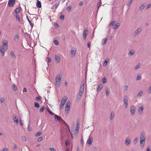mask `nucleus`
<instances>
[{
    "instance_id": "obj_1",
    "label": "nucleus",
    "mask_w": 151,
    "mask_h": 151,
    "mask_svg": "<svg viewBox=\"0 0 151 151\" xmlns=\"http://www.w3.org/2000/svg\"><path fill=\"white\" fill-rule=\"evenodd\" d=\"M62 76L61 74L57 75L55 78V86H56L59 87L61 83V79Z\"/></svg>"
},
{
    "instance_id": "obj_2",
    "label": "nucleus",
    "mask_w": 151,
    "mask_h": 151,
    "mask_svg": "<svg viewBox=\"0 0 151 151\" xmlns=\"http://www.w3.org/2000/svg\"><path fill=\"white\" fill-rule=\"evenodd\" d=\"M136 111L135 106L133 105H132L130 107V114L131 116H133L134 115Z\"/></svg>"
},
{
    "instance_id": "obj_3",
    "label": "nucleus",
    "mask_w": 151,
    "mask_h": 151,
    "mask_svg": "<svg viewBox=\"0 0 151 151\" xmlns=\"http://www.w3.org/2000/svg\"><path fill=\"white\" fill-rule=\"evenodd\" d=\"M124 102L125 108V109H127L128 107V97L127 96H125L124 97Z\"/></svg>"
},
{
    "instance_id": "obj_4",
    "label": "nucleus",
    "mask_w": 151,
    "mask_h": 151,
    "mask_svg": "<svg viewBox=\"0 0 151 151\" xmlns=\"http://www.w3.org/2000/svg\"><path fill=\"white\" fill-rule=\"evenodd\" d=\"M7 47L2 46L0 47V51L1 53V54L2 55H4L5 52L7 50Z\"/></svg>"
},
{
    "instance_id": "obj_5",
    "label": "nucleus",
    "mask_w": 151,
    "mask_h": 151,
    "mask_svg": "<svg viewBox=\"0 0 151 151\" xmlns=\"http://www.w3.org/2000/svg\"><path fill=\"white\" fill-rule=\"evenodd\" d=\"M67 98L66 97H64L62 98L60 106V109L62 108L63 107V106L64 104H65V103L67 101Z\"/></svg>"
},
{
    "instance_id": "obj_6",
    "label": "nucleus",
    "mask_w": 151,
    "mask_h": 151,
    "mask_svg": "<svg viewBox=\"0 0 151 151\" xmlns=\"http://www.w3.org/2000/svg\"><path fill=\"white\" fill-rule=\"evenodd\" d=\"M77 50L76 48H72L71 51V56L72 57H74L76 53Z\"/></svg>"
},
{
    "instance_id": "obj_7",
    "label": "nucleus",
    "mask_w": 151,
    "mask_h": 151,
    "mask_svg": "<svg viewBox=\"0 0 151 151\" xmlns=\"http://www.w3.org/2000/svg\"><path fill=\"white\" fill-rule=\"evenodd\" d=\"M146 139L145 134L144 132H142L141 134L140 141L145 142Z\"/></svg>"
},
{
    "instance_id": "obj_8",
    "label": "nucleus",
    "mask_w": 151,
    "mask_h": 151,
    "mask_svg": "<svg viewBox=\"0 0 151 151\" xmlns=\"http://www.w3.org/2000/svg\"><path fill=\"white\" fill-rule=\"evenodd\" d=\"M131 140L130 138L127 137L126 138L125 142V144L126 146H128L131 143Z\"/></svg>"
},
{
    "instance_id": "obj_9",
    "label": "nucleus",
    "mask_w": 151,
    "mask_h": 151,
    "mask_svg": "<svg viewBox=\"0 0 151 151\" xmlns=\"http://www.w3.org/2000/svg\"><path fill=\"white\" fill-rule=\"evenodd\" d=\"M15 2V0H9L8 3V5L9 6L12 7L13 6Z\"/></svg>"
},
{
    "instance_id": "obj_10",
    "label": "nucleus",
    "mask_w": 151,
    "mask_h": 151,
    "mask_svg": "<svg viewBox=\"0 0 151 151\" xmlns=\"http://www.w3.org/2000/svg\"><path fill=\"white\" fill-rule=\"evenodd\" d=\"M144 109V107L143 106H141L139 108L138 111L139 114H142Z\"/></svg>"
},
{
    "instance_id": "obj_11",
    "label": "nucleus",
    "mask_w": 151,
    "mask_h": 151,
    "mask_svg": "<svg viewBox=\"0 0 151 151\" xmlns=\"http://www.w3.org/2000/svg\"><path fill=\"white\" fill-rule=\"evenodd\" d=\"M79 128V124L78 122H77L76 124V128L75 129V134H77L78 133V130Z\"/></svg>"
},
{
    "instance_id": "obj_12",
    "label": "nucleus",
    "mask_w": 151,
    "mask_h": 151,
    "mask_svg": "<svg viewBox=\"0 0 151 151\" xmlns=\"http://www.w3.org/2000/svg\"><path fill=\"white\" fill-rule=\"evenodd\" d=\"M84 86L85 83L84 82H83L81 84L79 91L81 92H83L84 89Z\"/></svg>"
},
{
    "instance_id": "obj_13",
    "label": "nucleus",
    "mask_w": 151,
    "mask_h": 151,
    "mask_svg": "<svg viewBox=\"0 0 151 151\" xmlns=\"http://www.w3.org/2000/svg\"><path fill=\"white\" fill-rule=\"evenodd\" d=\"M60 60V57L58 55H55V61L57 63H59Z\"/></svg>"
},
{
    "instance_id": "obj_14",
    "label": "nucleus",
    "mask_w": 151,
    "mask_h": 151,
    "mask_svg": "<svg viewBox=\"0 0 151 151\" xmlns=\"http://www.w3.org/2000/svg\"><path fill=\"white\" fill-rule=\"evenodd\" d=\"M88 33L87 29L86 28L84 31L83 37L84 39H85L86 38V36Z\"/></svg>"
},
{
    "instance_id": "obj_15",
    "label": "nucleus",
    "mask_w": 151,
    "mask_h": 151,
    "mask_svg": "<svg viewBox=\"0 0 151 151\" xmlns=\"http://www.w3.org/2000/svg\"><path fill=\"white\" fill-rule=\"evenodd\" d=\"M103 86L101 84H99L98 86L97 89L96 91H101L102 89L103 88Z\"/></svg>"
},
{
    "instance_id": "obj_16",
    "label": "nucleus",
    "mask_w": 151,
    "mask_h": 151,
    "mask_svg": "<svg viewBox=\"0 0 151 151\" xmlns=\"http://www.w3.org/2000/svg\"><path fill=\"white\" fill-rule=\"evenodd\" d=\"M13 119L15 122L17 124L18 123V117L15 115L13 116Z\"/></svg>"
},
{
    "instance_id": "obj_17",
    "label": "nucleus",
    "mask_w": 151,
    "mask_h": 151,
    "mask_svg": "<svg viewBox=\"0 0 151 151\" xmlns=\"http://www.w3.org/2000/svg\"><path fill=\"white\" fill-rule=\"evenodd\" d=\"M93 138L91 137H89L88 139L87 143L89 145H91L93 142Z\"/></svg>"
},
{
    "instance_id": "obj_18",
    "label": "nucleus",
    "mask_w": 151,
    "mask_h": 151,
    "mask_svg": "<svg viewBox=\"0 0 151 151\" xmlns=\"http://www.w3.org/2000/svg\"><path fill=\"white\" fill-rule=\"evenodd\" d=\"M142 29L141 28H138L134 32V35H138L141 32Z\"/></svg>"
},
{
    "instance_id": "obj_19",
    "label": "nucleus",
    "mask_w": 151,
    "mask_h": 151,
    "mask_svg": "<svg viewBox=\"0 0 151 151\" xmlns=\"http://www.w3.org/2000/svg\"><path fill=\"white\" fill-rule=\"evenodd\" d=\"M146 6V4L145 3H143L139 7V10L142 11L145 8V7Z\"/></svg>"
},
{
    "instance_id": "obj_20",
    "label": "nucleus",
    "mask_w": 151,
    "mask_h": 151,
    "mask_svg": "<svg viewBox=\"0 0 151 151\" xmlns=\"http://www.w3.org/2000/svg\"><path fill=\"white\" fill-rule=\"evenodd\" d=\"M145 142L140 141V147L142 149H143L145 147Z\"/></svg>"
},
{
    "instance_id": "obj_21",
    "label": "nucleus",
    "mask_w": 151,
    "mask_h": 151,
    "mask_svg": "<svg viewBox=\"0 0 151 151\" xmlns=\"http://www.w3.org/2000/svg\"><path fill=\"white\" fill-rule=\"evenodd\" d=\"M2 46L7 47V41L5 40H2Z\"/></svg>"
},
{
    "instance_id": "obj_22",
    "label": "nucleus",
    "mask_w": 151,
    "mask_h": 151,
    "mask_svg": "<svg viewBox=\"0 0 151 151\" xmlns=\"http://www.w3.org/2000/svg\"><path fill=\"white\" fill-rule=\"evenodd\" d=\"M107 40L108 39L107 38L103 39L102 40L101 44L102 45H105L107 43Z\"/></svg>"
},
{
    "instance_id": "obj_23",
    "label": "nucleus",
    "mask_w": 151,
    "mask_h": 151,
    "mask_svg": "<svg viewBox=\"0 0 151 151\" xmlns=\"http://www.w3.org/2000/svg\"><path fill=\"white\" fill-rule=\"evenodd\" d=\"M141 66V64L140 63H139L136 65L134 68V69L135 70H137Z\"/></svg>"
},
{
    "instance_id": "obj_24",
    "label": "nucleus",
    "mask_w": 151,
    "mask_h": 151,
    "mask_svg": "<svg viewBox=\"0 0 151 151\" xmlns=\"http://www.w3.org/2000/svg\"><path fill=\"white\" fill-rule=\"evenodd\" d=\"M55 119L57 121H59L61 119V117L60 116L55 114Z\"/></svg>"
},
{
    "instance_id": "obj_25",
    "label": "nucleus",
    "mask_w": 151,
    "mask_h": 151,
    "mask_svg": "<svg viewBox=\"0 0 151 151\" xmlns=\"http://www.w3.org/2000/svg\"><path fill=\"white\" fill-rule=\"evenodd\" d=\"M16 18L18 22H22V19H20V16L19 14H16Z\"/></svg>"
},
{
    "instance_id": "obj_26",
    "label": "nucleus",
    "mask_w": 151,
    "mask_h": 151,
    "mask_svg": "<svg viewBox=\"0 0 151 151\" xmlns=\"http://www.w3.org/2000/svg\"><path fill=\"white\" fill-rule=\"evenodd\" d=\"M115 113L114 112H111L110 116V119L112 120L114 117Z\"/></svg>"
},
{
    "instance_id": "obj_27",
    "label": "nucleus",
    "mask_w": 151,
    "mask_h": 151,
    "mask_svg": "<svg viewBox=\"0 0 151 151\" xmlns=\"http://www.w3.org/2000/svg\"><path fill=\"white\" fill-rule=\"evenodd\" d=\"M12 89L14 91H17L18 90V88L17 86L15 84H13L12 85Z\"/></svg>"
},
{
    "instance_id": "obj_28",
    "label": "nucleus",
    "mask_w": 151,
    "mask_h": 151,
    "mask_svg": "<svg viewBox=\"0 0 151 151\" xmlns=\"http://www.w3.org/2000/svg\"><path fill=\"white\" fill-rule=\"evenodd\" d=\"M120 25V23H117L115 25H114V26L113 27V28L114 29H115L118 28L119 27Z\"/></svg>"
},
{
    "instance_id": "obj_29",
    "label": "nucleus",
    "mask_w": 151,
    "mask_h": 151,
    "mask_svg": "<svg viewBox=\"0 0 151 151\" xmlns=\"http://www.w3.org/2000/svg\"><path fill=\"white\" fill-rule=\"evenodd\" d=\"M109 61V59H106L103 63V65L105 67L106 66L107 63Z\"/></svg>"
},
{
    "instance_id": "obj_30",
    "label": "nucleus",
    "mask_w": 151,
    "mask_h": 151,
    "mask_svg": "<svg viewBox=\"0 0 151 151\" xmlns=\"http://www.w3.org/2000/svg\"><path fill=\"white\" fill-rule=\"evenodd\" d=\"M70 134L71 135V137L72 138H73V135L75 134V129H73L70 132Z\"/></svg>"
},
{
    "instance_id": "obj_31",
    "label": "nucleus",
    "mask_w": 151,
    "mask_h": 151,
    "mask_svg": "<svg viewBox=\"0 0 151 151\" xmlns=\"http://www.w3.org/2000/svg\"><path fill=\"white\" fill-rule=\"evenodd\" d=\"M134 51L133 50H130L128 53V55L130 56H132L134 53Z\"/></svg>"
},
{
    "instance_id": "obj_32",
    "label": "nucleus",
    "mask_w": 151,
    "mask_h": 151,
    "mask_svg": "<svg viewBox=\"0 0 151 151\" xmlns=\"http://www.w3.org/2000/svg\"><path fill=\"white\" fill-rule=\"evenodd\" d=\"M101 81L102 83L104 84L106 83L107 81L106 78L105 77L102 78L101 79Z\"/></svg>"
},
{
    "instance_id": "obj_33",
    "label": "nucleus",
    "mask_w": 151,
    "mask_h": 151,
    "mask_svg": "<svg viewBox=\"0 0 151 151\" xmlns=\"http://www.w3.org/2000/svg\"><path fill=\"white\" fill-rule=\"evenodd\" d=\"M83 92H81L80 91H79L78 95L77 96V99H79L80 98L81 96H82L83 94Z\"/></svg>"
},
{
    "instance_id": "obj_34",
    "label": "nucleus",
    "mask_w": 151,
    "mask_h": 151,
    "mask_svg": "<svg viewBox=\"0 0 151 151\" xmlns=\"http://www.w3.org/2000/svg\"><path fill=\"white\" fill-rule=\"evenodd\" d=\"M37 6L39 8H40L41 7V3L39 1H37Z\"/></svg>"
},
{
    "instance_id": "obj_35",
    "label": "nucleus",
    "mask_w": 151,
    "mask_h": 151,
    "mask_svg": "<svg viewBox=\"0 0 151 151\" xmlns=\"http://www.w3.org/2000/svg\"><path fill=\"white\" fill-rule=\"evenodd\" d=\"M59 4V3H55L52 7L53 9H56L57 7H58V5Z\"/></svg>"
},
{
    "instance_id": "obj_36",
    "label": "nucleus",
    "mask_w": 151,
    "mask_h": 151,
    "mask_svg": "<svg viewBox=\"0 0 151 151\" xmlns=\"http://www.w3.org/2000/svg\"><path fill=\"white\" fill-rule=\"evenodd\" d=\"M143 91H141L139 92V93H138L137 95V97H139L141 96L143 94Z\"/></svg>"
},
{
    "instance_id": "obj_37",
    "label": "nucleus",
    "mask_w": 151,
    "mask_h": 151,
    "mask_svg": "<svg viewBox=\"0 0 151 151\" xmlns=\"http://www.w3.org/2000/svg\"><path fill=\"white\" fill-rule=\"evenodd\" d=\"M115 24V21H112L111 22L109 25L110 27H113Z\"/></svg>"
},
{
    "instance_id": "obj_38",
    "label": "nucleus",
    "mask_w": 151,
    "mask_h": 151,
    "mask_svg": "<svg viewBox=\"0 0 151 151\" xmlns=\"http://www.w3.org/2000/svg\"><path fill=\"white\" fill-rule=\"evenodd\" d=\"M42 133L40 131L37 132L35 134V136L36 137H39L40 136Z\"/></svg>"
},
{
    "instance_id": "obj_39",
    "label": "nucleus",
    "mask_w": 151,
    "mask_h": 151,
    "mask_svg": "<svg viewBox=\"0 0 151 151\" xmlns=\"http://www.w3.org/2000/svg\"><path fill=\"white\" fill-rule=\"evenodd\" d=\"M20 12L19 9L18 8H17L14 11L15 13L16 14H18V13H19Z\"/></svg>"
},
{
    "instance_id": "obj_40",
    "label": "nucleus",
    "mask_w": 151,
    "mask_h": 151,
    "mask_svg": "<svg viewBox=\"0 0 151 151\" xmlns=\"http://www.w3.org/2000/svg\"><path fill=\"white\" fill-rule=\"evenodd\" d=\"M109 93V90L108 88H106V93L107 96H108Z\"/></svg>"
},
{
    "instance_id": "obj_41",
    "label": "nucleus",
    "mask_w": 151,
    "mask_h": 151,
    "mask_svg": "<svg viewBox=\"0 0 151 151\" xmlns=\"http://www.w3.org/2000/svg\"><path fill=\"white\" fill-rule=\"evenodd\" d=\"M70 101H68L66 103V106L65 107L70 108Z\"/></svg>"
},
{
    "instance_id": "obj_42",
    "label": "nucleus",
    "mask_w": 151,
    "mask_h": 151,
    "mask_svg": "<svg viewBox=\"0 0 151 151\" xmlns=\"http://www.w3.org/2000/svg\"><path fill=\"white\" fill-rule=\"evenodd\" d=\"M46 61L48 63H50L51 61V58H46Z\"/></svg>"
},
{
    "instance_id": "obj_43",
    "label": "nucleus",
    "mask_w": 151,
    "mask_h": 151,
    "mask_svg": "<svg viewBox=\"0 0 151 151\" xmlns=\"http://www.w3.org/2000/svg\"><path fill=\"white\" fill-rule=\"evenodd\" d=\"M35 107L39 108L40 107V105L37 102H35Z\"/></svg>"
},
{
    "instance_id": "obj_44",
    "label": "nucleus",
    "mask_w": 151,
    "mask_h": 151,
    "mask_svg": "<svg viewBox=\"0 0 151 151\" xmlns=\"http://www.w3.org/2000/svg\"><path fill=\"white\" fill-rule=\"evenodd\" d=\"M70 108L65 107V111L66 113H68L69 110H70Z\"/></svg>"
},
{
    "instance_id": "obj_45",
    "label": "nucleus",
    "mask_w": 151,
    "mask_h": 151,
    "mask_svg": "<svg viewBox=\"0 0 151 151\" xmlns=\"http://www.w3.org/2000/svg\"><path fill=\"white\" fill-rule=\"evenodd\" d=\"M71 8H72V6H69V7H67V8H66V10L68 11V12H69L70 11V10H71Z\"/></svg>"
},
{
    "instance_id": "obj_46",
    "label": "nucleus",
    "mask_w": 151,
    "mask_h": 151,
    "mask_svg": "<svg viewBox=\"0 0 151 151\" xmlns=\"http://www.w3.org/2000/svg\"><path fill=\"white\" fill-rule=\"evenodd\" d=\"M5 99L4 97H2L0 99V102L1 103L5 101Z\"/></svg>"
},
{
    "instance_id": "obj_47",
    "label": "nucleus",
    "mask_w": 151,
    "mask_h": 151,
    "mask_svg": "<svg viewBox=\"0 0 151 151\" xmlns=\"http://www.w3.org/2000/svg\"><path fill=\"white\" fill-rule=\"evenodd\" d=\"M22 139L23 141H26L27 140V139L24 136H23L22 137Z\"/></svg>"
},
{
    "instance_id": "obj_48",
    "label": "nucleus",
    "mask_w": 151,
    "mask_h": 151,
    "mask_svg": "<svg viewBox=\"0 0 151 151\" xmlns=\"http://www.w3.org/2000/svg\"><path fill=\"white\" fill-rule=\"evenodd\" d=\"M70 141L68 140H66L65 142V144L67 146L70 144Z\"/></svg>"
},
{
    "instance_id": "obj_49",
    "label": "nucleus",
    "mask_w": 151,
    "mask_h": 151,
    "mask_svg": "<svg viewBox=\"0 0 151 151\" xmlns=\"http://www.w3.org/2000/svg\"><path fill=\"white\" fill-rule=\"evenodd\" d=\"M138 139L137 137H136L135 138L134 140V144H136L137 142Z\"/></svg>"
},
{
    "instance_id": "obj_50",
    "label": "nucleus",
    "mask_w": 151,
    "mask_h": 151,
    "mask_svg": "<svg viewBox=\"0 0 151 151\" xmlns=\"http://www.w3.org/2000/svg\"><path fill=\"white\" fill-rule=\"evenodd\" d=\"M128 88V86L127 85L125 86L124 87V91H125L127 90Z\"/></svg>"
},
{
    "instance_id": "obj_51",
    "label": "nucleus",
    "mask_w": 151,
    "mask_h": 151,
    "mask_svg": "<svg viewBox=\"0 0 151 151\" xmlns=\"http://www.w3.org/2000/svg\"><path fill=\"white\" fill-rule=\"evenodd\" d=\"M54 44L55 45H58L59 44L58 42V41L57 40H55L54 42Z\"/></svg>"
},
{
    "instance_id": "obj_52",
    "label": "nucleus",
    "mask_w": 151,
    "mask_h": 151,
    "mask_svg": "<svg viewBox=\"0 0 151 151\" xmlns=\"http://www.w3.org/2000/svg\"><path fill=\"white\" fill-rule=\"evenodd\" d=\"M43 139V138L42 137H39L37 139L38 142H39L41 141Z\"/></svg>"
},
{
    "instance_id": "obj_53",
    "label": "nucleus",
    "mask_w": 151,
    "mask_h": 151,
    "mask_svg": "<svg viewBox=\"0 0 151 151\" xmlns=\"http://www.w3.org/2000/svg\"><path fill=\"white\" fill-rule=\"evenodd\" d=\"M141 76L140 75H138L136 77V80H138L141 79Z\"/></svg>"
},
{
    "instance_id": "obj_54",
    "label": "nucleus",
    "mask_w": 151,
    "mask_h": 151,
    "mask_svg": "<svg viewBox=\"0 0 151 151\" xmlns=\"http://www.w3.org/2000/svg\"><path fill=\"white\" fill-rule=\"evenodd\" d=\"M47 111L50 114L52 115L55 114L53 112L47 109Z\"/></svg>"
},
{
    "instance_id": "obj_55",
    "label": "nucleus",
    "mask_w": 151,
    "mask_h": 151,
    "mask_svg": "<svg viewBox=\"0 0 151 151\" xmlns=\"http://www.w3.org/2000/svg\"><path fill=\"white\" fill-rule=\"evenodd\" d=\"M49 149L51 151H56V150L53 148H50Z\"/></svg>"
},
{
    "instance_id": "obj_56",
    "label": "nucleus",
    "mask_w": 151,
    "mask_h": 151,
    "mask_svg": "<svg viewBox=\"0 0 151 151\" xmlns=\"http://www.w3.org/2000/svg\"><path fill=\"white\" fill-rule=\"evenodd\" d=\"M64 19V15H61V16H60V19L61 20H63Z\"/></svg>"
},
{
    "instance_id": "obj_57",
    "label": "nucleus",
    "mask_w": 151,
    "mask_h": 151,
    "mask_svg": "<svg viewBox=\"0 0 151 151\" xmlns=\"http://www.w3.org/2000/svg\"><path fill=\"white\" fill-rule=\"evenodd\" d=\"M15 40H17L18 39V36L17 35H16L14 37Z\"/></svg>"
},
{
    "instance_id": "obj_58",
    "label": "nucleus",
    "mask_w": 151,
    "mask_h": 151,
    "mask_svg": "<svg viewBox=\"0 0 151 151\" xmlns=\"http://www.w3.org/2000/svg\"><path fill=\"white\" fill-rule=\"evenodd\" d=\"M151 6V4H148L146 7V9H148L149 8H150V6Z\"/></svg>"
},
{
    "instance_id": "obj_59",
    "label": "nucleus",
    "mask_w": 151,
    "mask_h": 151,
    "mask_svg": "<svg viewBox=\"0 0 151 151\" xmlns=\"http://www.w3.org/2000/svg\"><path fill=\"white\" fill-rule=\"evenodd\" d=\"M27 129L29 131H30L32 130L31 128L29 125L27 127Z\"/></svg>"
},
{
    "instance_id": "obj_60",
    "label": "nucleus",
    "mask_w": 151,
    "mask_h": 151,
    "mask_svg": "<svg viewBox=\"0 0 151 151\" xmlns=\"http://www.w3.org/2000/svg\"><path fill=\"white\" fill-rule=\"evenodd\" d=\"M19 122L20 125L22 126L23 125V123L22 122L21 119H19Z\"/></svg>"
},
{
    "instance_id": "obj_61",
    "label": "nucleus",
    "mask_w": 151,
    "mask_h": 151,
    "mask_svg": "<svg viewBox=\"0 0 151 151\" xmlns=\"http://www.w3.org/2000/svg\"><path fill=\"white\" fill-rule=\"evenodd\" d=\"M44 107H42V108L40 109V112H42L44 110Z\"/></svg>"
},
{
    "instance_id": "obj_62",
    "label": "nucleus",
    "mask_w": 151,
    "mask_h": 151,
    "mask_svg": "<svg viewBox=\"0 0 151 151\" xmlns=\"http://www.w3.org/2000/svg\"><path fill=\"white\" fill-rule=\"evenodd\" d=\"M146 151H151V149L150 147H147Z\"/></svg>"
},
{
    "instance_id": "obj_63",
    "label": "nucleus",
    "mask_w": 151,
    "mask_h": 151,
    "mask_svg": "<svg viewBox=\"0 0 151 151\" xmlns=\"http://www.w3.org/2000/svg\"><path fill=\"white\" fill-rule=\"evenodd\" d=\"M28 20L29 22V23L30 25V26H31V27H32L33 26V24H32V23L30 21V20H29V19H28Z\"/></svg>"
},
{
    "instance_id": "obj_64",
    "label": "nucleus",
    "mask_w": 151,
    "mask_h": 151,
    "mask_svg": "<svg viewBox=\"0 0 151 151\" xmlns=\"http://www.w3.org/2000/svg\"><path fill=\"white\" fill-rule=\"evenodd\" d=\"M54 26H56L57 27V28H58L59 27V26H58V23H56V22L54 23Z\"/></svg>"
}]
</instances>
